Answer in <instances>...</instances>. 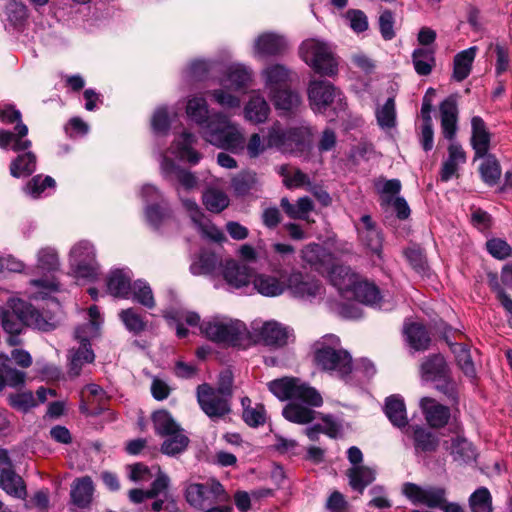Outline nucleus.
I'll list each match as a JSON object with an SVG mask.
<instances>
[{"label":"nucleus","mask_w":512,"mask_h":512,"mask_svg":"<svg viewBox=\"0 0 512 512\" xmlns=\"http://www.w3.org/2000/svg\"><path fill=\"white\" fill-rule=\"evenodd\" d=\"M196 143L197 136L185 130L175 135L169 148L157 147L156 156L160 165V174L175 189L177 195L197 189L199 180L193 172L176 164L170 155L179 161L196 165L202 158L194 147Z\"/></svg>","instance_id":"1"},{"label":"nucleus","mask_w":512,"mask_h":512,"mask_svg":"<svg viewBox=\"0 0 512 512\" xmlns=\"http://www.w3.org/2000/svg\"><path fill=\"white\" fill-rule=\"evenodd\" d=\"M268 388L278 399L291 400L282 414L286 420L296 424H307L314 420L315 411L308 406L319 407L323 403L320 393L298 378L276 379L268 383Z\"/></svg>","instance_id":"2"},{"label":"nucleus","mask_w":512,"mask_h":512,"mask_svg":"<svg viewBox=\"0 0 512 512\" xmlns=\"http://www.w3.org/2000/svg\"><path fill=\"white\" fill-rule=\"evenodd\" d=\"M331 284L347 300H357L365 305L383 309L378 288L360 276L348 266H332L329 270Z\"/></svg>","instance_id":"3"},{"label":"nucleus","mask_w":512,"mask_h":512,"mask_svg":"<svg viewBox=\"0 0 512 512\" xmlns=\"http://www.w3.org/2000/svg\"><path fill=\"white\" fill-rule=\"evenodd\" d=\"M314 359L319 368L331 376L353 384V361L348 351L341 347L340 339L335 335H325L314 345Z\"/></svg>","instance_id":"4"},{"label":"nucleus","mask_w":512,"mask_h":512,"mask_svg":"<svg viewBox=\"0 0 512 512\" xmlns=\"http://www.w3.org/2000/svg\"><path fill=\"white\" fill-rule=\"evenodd\" d=\"M209 144L235 154L245 148V136L238 123L233 122L224 111H213L210 123L200 132Z\"/></svg>","instance_id":"5"},{"label":"nucleus","mask_w":512,"mask_h":512,"mask_svg":"<svg viewBox=\"0 0 512 512\" xmlns=\"http://www.w3.org/2000/svg\"><path fill=\"white\" fill-rule=\"evenodd\" d=\"M87 316L88 322L77 326L74 332V337L79 342V347L69 350V373L72 376H78L82 366L92 363L95 359L90 341L100 335L103 317L96 305L88 308Z\"/></svg>","instance_id":"6"},{"label":"nucleus","mask_w":512,"mask_h":512,"mask_svg":"<svg viewBox=\"0 0 512 512\" xmlns=\"http://www.w3.org/2000/svg\"><path fill=\"white\" fill-rule=\"evenodd\" d=\"M71 275L76 280L93 282L101 274V265L97 259V249L89 240L74 243L68 254Z\"/></svg>","instance_id":"7"},{"label":"nucleus","mask_w":512,"mask_h":512,"mask_svg":"<svg viewBox=\"0 0 512 512\" xmlns=\"http://www.w3.org/2000/svg\"><path fill=\"white\" fill-rule=\"evenodd\" d=\"M299 55L317 74L333 77L338 73V60L332 46L324 40H304L299 47Z\"/></svg>","instance_id":"8"},{"label":"nucleus","mask_w":512,"mask_h":512,"mask_svg":"<svg viewBox=\"0 0 512 512\" xmlns=\"http://www.w3.org/2000/svg\"><path fill=\"white\" fill-rule=\"evenodd\" d=\"M37 265L44 276L30 280V297L33 299H44L50 293L58 290V282L53 273L59 270L60 262L57 251L52 247H44L37 252Z\"/></svg>","instance_id":"9"},{"label":"nucleus","mask_w":512,"mask_h":512,"mask_svg":"<svg viewBox=\"0 0 512 512\" xmlns=\"http://www.w3.org/2000/svg\"><path fill=\"white\" fill-rule=\"evenodd\" d=\"M201 333L209 340L236 346L246 334V325L237 319L216 315L200 323Z\"/></svg>","instance_id":"10"},{"label":"nucleus","mask_w":512,"mask_h":512,"mask_svg":"<svg viewBox=\"0 0 512 512\" xmlns=\"http://www.w3.org/2000/svg\"><path fill=\"white\" fill-rule=\"evenodd\" d=\"M270 143L283 153H303L311 148V129L307 125L284 129L275 121L270 126Z\"/></svg>","instance_id":"11"},{"label":"nucleus","mask_w":512,"mask_h":512,"mask_svg":"<svg viewBox=\"0 0 512 512\" xmlns=\"http://www.w3.org/2000/svg\"><path fill=\"white\" fill-rule=\"evenodd\" d=\"M232 394L231 379L222 381L218 388L209 384H201L197 387V401L203 412L211 419H218L230 412L229 400Z\"/></svg>","instance_id":"12"},{"label":"nucleus","mask_w":512,"mask_h":512,"mask_svg":"<svg viewBox=\"0 0 512 512\" xmlns=\"http://www.w3.org/2000/svg\"><path fill=\"white\" fill-rule=\"evenodd\" d=\"M21 116V112L12 104H3L0 106V121L5 124L16 122L14 131L0 130L1 149L20 151L31 147V141L26 138L28 127L22 122Z\"/></svg>","instance_id":"13"},{"label":"nucleus","mask_w":512,"mask_h":512,"mask_svg":"<svg viewBox=\"0 0 512 512\" xmlns=\"http://www.w3.org/2000/svg\"><path fill=\"white\" fill-rule=\"evenodd\" d=\"M139 195L144 203L146 222L154 230H161L172 217V209L164 193L157 186L148 183L141 186Z\"/></svg>","instance_id":"14"},{"label":"nucleus","mask_w":512,"mask_h":512,"mask_svg":"<svg viewBox=\"0 0 512 512\" xmlns=\"http://www.w3.org/2000/svg\"><path fill=\"white\" fill-rule=\"evenodd\" d=\"M184 496L187 503L199 511L213 504L230 502V495L216 479H210L205 483L188 484Z\"/></svg>","instance_id":"15"},{"label":"nucleus","mask_w":512,"mask_h":512,"mask_svg":"<svg viewBox=\"0 0 512 512\" xmlns=\"http://www.w3.org/2000/svg\"><path fill=\"white\" fill-rule=\"evenodd\" d=\"M403 494L413 504L438 508L444 512H464L458 504L447 502L446 490L441 487H421L413 483H406L403 486Z\"/></svg>","instance_id":"16"},{"label":"nucleus","mask_w":512,"mask_h":512,"mask_svg":"<svg viewBox=\"0 0 512 512\" xmlns=\"http://www.w3.org/2000/svg\"><path fill=\"white\" fill-rule=\"evenodd\" d=\"M27 303L19 298H10L5 306L0 307V321L3 330L9 334L7 342L10 346L21 344L19 335L26 326Z\"/></svg>","instance_id":"17"},{"label":"nucleus","mask_w":512,"mask_h":512,"mask_svg":"<svg viewBox=\"0 0 512 512\" xmlns=\"http://www.w3.org/2000/svg\"><path fill=\"white\" fill-rule=\"evenodd\" d=\"M287 291L293 298L305 303L320 301L325 294L320 280L298 270L288 272Z\"/></svg>","instance_id":"18"},{"label":"nucleus","mask_w":512,"mask_h":512,"mask_svg":"<svg viewBox=\"0 0 512 512\" xmlns=\"http://www.w3.org/2000/svg\"><path fill=\"white\" fill-rule=\"evenodd\" d=\"M178 198L183 209L187 212L195 228L203 238L218 243L225 240L222 230L205 217L195 199L185 197L183 194L178 195Z\"/></svg>","instance_id":"19"},{"label":"nucleus","mask_w":512,"mask_h":512,"mask_svg":"<svg viewBox=\"0 0 512 512\" xmlns=\"http://www.w3.org/2000/svg\"><path fill=\"white\" fill-rule=\"evenodd\" d=\"M287 38L277 32L267 31L253 40L252 55L256 59H266L283 55L288 49Z\"/></svg>","instance_id":"20"},{"label":"nucleus","mask_w":512,"mask_h":512,"mask_svg":"<svg viewBox=\"0 0 512 512\" xmlns=\"http://www.w3.org/2000/svg\"><path fill=\"white\" fill-rule=\"evenodd\" d=\"M308 101L311 109L316 113H323L338 97L340 104V91L327 80H311L307 89Z\"/></svg>","instance_id":"21"},{"label":"nucleus","mask_w":512,"mask_h":512,"mask_svg":"<svg viewBox=\"0 0 512 512\" xmlns=\"http://www.w3.org/2000/svg\"><path fill=\"white\" fill-rule=\"evenodd\" d=\"M288 272L274 270L271 273H257L252 278L254 289L264 297L274 298L287 291Z\"/></svg>","instance_id":"22"},{"label":"nucleus","mask_w":512,"mask_h":512,"mask_svg":"<svg viewBox=\"0 0 512 512\" xmlns=\"http://www.w3.org/2000/svg\"><path fill=\"white\" fill-rule=\"evenodd\" d=\"M360 244L367 252L381 256L383 235L369 215H363L359 222L355 224Z\"/></svg>","instance_id":"23"},{"label":"nucleus","mask_w":512,"mask_h":512,"mask_svg":"<svg viewBox=\"0 0 512 512\" xmlns=\"http://www.w3.org/2000/svg\"><path fill=\"white\" fill-rule=\"evenodd\" d=\"M271 114V107L260 90H252L243 107L244 119L254 125L267 122Z\"/></svg>","instance_id":"24"},{"label":"nucleus","mask_w":512,"mask_h":512,"mask_svg":"<svg viewBox=\"0 0 512 512\" xmlns=\"http://www.w3.org/2000/svg\"><path fill=\"white\" fill-rule=\"evenodd\" d=\"M220 275L225 280L229 289H241L249 285L251 280V269L234 259L224 260Z\"/></svg>","instance_id":"25"},{"label":"nucleus","mask_w":512,"mask_h":512,"mask_svg":"<svg viewBox=\"0 0 512 512\" xmlns=\"http://www.w3.org/2000/svg\"><path fill=\"white\" fill-rule=\"evenodd\" d=\"M224 59L221 56L213 58H195L187 63L182 71L185 80L202 81L215 70L223 66Z\"/></svg>","instance_id":"26"},{"label":"nucleus","mask_w":512,"mask_h":512,"mask_svg":"<svg viewBox=\"0 0 512 512\" xmlns=\"http://www.w3.org/2000/svg\"><path fill=\"white\" fill-rule=\"evenodd\" d=\"M423 378L427 381H443L445 386L437 385V388L449 396L453 395V386L447 382V365L441 355L428 358L421 367Z\"/></svg>","instance_id":"27"},{"label":"nucleus","mask_w":512,"mask_h":512,"mask_svg":"<svg viewBox=\"0 0 512 512\" xmlns=\"http://www.w3.org/2000/svg\"><path fill=\"white\" fill-rule=\"evenodd\" d=\"M206 98L200 94L187 97L185 112L187 118L198 126L201 132L211 121L212 112Z\"/></svg>","instance_id":"28"},{"label":"nucleus","mask_w":512,"mask_h":512,"mask_svg":"<svg viewBox=\"0 0 512 512\" xmlns=\"http://www.w3.org/2000/svg\"><path fill=\"white\" fill-rule=\"evenodd\" d=\"M260 76L269 94L278 89L287 87L291 81L292 71L284 64L272 63L261 71Z\"/></svg>","instance_id":"29"},{"label":"nucleus","mask_w":512,"mask_h":512,"mask_svg":"<svg viewBox=\"0 0 512 512\" xmlns=\"http://www.w3.org/2000/svg\"><path fill=\"white\" fill-rule=\"evenodd\" d=\"M259 336L266 345L282 347L293 337V330L277 321L265 322L259 330Z\"/></svg>","instance_id":"30"},{"label":"nucleus","mask_w":512,"mask_h":512,"mask_svg":"<svg viewBox=\"0 0 512 512\" xmlns=\"http://www.w3.org/2000/svg\"><path fill=\"white\" fill-rule=\"evenodd\" d=\"M419 406L429 426L441 428L448 423L450 409L447 406L430 397L421 398Z\"/></svg>","instance_id":"31"},{"label":"nucleus","mask_w":512,"mask_h":512,"mask_svg":"<svg viewBox=\"0 0 512 512\" xmlns=\"http://www.w3.org/2000/svg\"><path fill=\"white\" fill-rule=\"evenodd\" d=\"M302 259L318 272L328 271L334 262V255L325 247L311 243L302 250Z\"/></svg>","instance_id":"32"},{"label":"nucleus","mask_w":512,"mask_h":512,"mask_svg":"<svg viewBox=\"0 0 512 512\" xmlns=\"http://www.w3.org/2000/svg\"><path fill=\"white\" fill-rule=\"evenodd\" d=\"M268 96L281 116L295 113L302 102L300 94L288 86L269 93Z\"/></svg>","instance_id":"33"},{"label":"nucleus","mask_w":512,"mask_h":512,"mask_svg":"<svg viewBox=\"0 0 512 512\" xmlns=\"http://www.w3.org/2000/svg\"><path fill=\"white\" fill-rule=\"evenodd\" d=\"M253 79V70L251 67L243 63H232L225 68V73L220 80L224 81V84L229 83L234 91H242L246 89Z\"/></svg>","instance_id":"34"},{"label":"nucleus","mask_w":512,"mask_h":512,"mask_svg":"<svg viewBox=\"0 0 512 512\" xmlns=\"http://www.w3.org/2000/svg\"><path fill=\"white\" fill-rule=\"evenodd\" d=\"M132 273L129 269H113L107 275L108 292L119 298L128 299L132 289Z\"/></svg>","instance_id":"35"},{"label":"nucleus","mask_w":512,"mask_h":512,"mask_svg":"<svg viewBox=\"0 0 512 512\" xmlns=\"http://www.w3.org/2000/svg\"><path fill=\"white\" fill-rule=\"evenodd\" d=\"M224 260L217 254L208 250H202L190 265L193 275H215L220 274Z\"/></svg>","instance_id":"36"},{"label":"nucleus","mask_w":512,"mask_h":512,"mask_svg":"<svg viewBox=\"0 0 512 512\" xmlns=\"http://www.w3.org/2000/svg\"><path fill=\"white\" fill-rule=\"evenodd\" d=\"M406 433L412 437L417 454L434 452L439 445L437 435L423 426L411 425Z\"/></svg>","instance_id":"37"},{"label":"nucleus","mask_w":512,"mask_h":512,"mask_svg":"<svg viewBox=\"0 0 512 512\" xmlns=\"http://www.w3.org/2000/svg\"><path fill=\"white\" fill-rule=\"evenodd\" d=\"M466 162V154L457 142H451L448 147V157L443 161L440 178L443 182H448L458 175L461 165Z\"/></svg>","instance_id":"38"},{"label":"nucleus","mask_w":512,"mask_h":512,"mask_svg":"<svg viewBox=\"0 0 512 512\" xmlns=\"http://www.w3.org/2000/svg\"><path fill=\"white\" fill-rule=\"evenodd\" d=\"M220 87L208 91L211 101L221 107L224 111L239 110L241 107V98L231 87L219 80Z\"/></svg>","instance_id":"39"},{"label":"nucleus","mask_w":512,"mask_h":512,"mask_svg":"<svg viewBox=\"0 0 512 512\" xmlns=\"http://www.w3.org/2000/svg\"><path fill=\"white\" fill-rule=\"evenodd\" d=\"M441 129L443 136L452 140L457 131L458 108L454 97H448L440 105Z\"/></svg>","instance_id":"40"},{"label":"nucleus","mask_w":512,"mask_h":512,"mask_svg":"<svg viewBox=\"0 0 512 512\" xmlns=\"http://www.w3.org/2000/svg\"><path fill=\"white\" fill-rule=\"evenodd\" d=\"M472 137L471 144L475 151V157L485 156L488 154L490 146V133L486 124L479 116L471 119Z\"/></svg>","instance_id":"41"},{"label":"nucleus","mask_w":512,"mask_h":512,"mask_svg":"<svg viewBox=\"0 0 512 512\" xmlns=\"http://www.w3.org/2000/svg\"><path fill=\"white\" fill-rule=\"evenodd\" d=\"M384 412L389 421L400 429L407 428L408 419L404 399L400 395H391L386 398Z\"/></svg>","instance_id":"42"},{"label":"nucleus","mask_w":512,"mask_h":512,"mask_svg":"<svg viewBox=\"0 0 512 512\" xmlns=\"http://www.w3.org/2000/svg\"><path fill=\"white\" fill-rule=\"evenodd\" d=\"M0 488L8 495L17 499H25L27 496L25 482L22 477L15 472L13 466L0 474Z\"/></svg>","instance_id":"43"},{"label":"nucleus","mask_w":512,"mask_h":512,"mask_svg":"<svg viewBox=\"0 0 512 512\" xmlns=\"http://www.w3.org/2000/svg\"><path fill=\"white\" fill-rule=\"evenodd\" d=\"M163 316L172 327L176 328V333L179 338H184L188 335V330L183 326V323L189 326H197L200 324V316L191 311H166Z\"/></svg>","instance_id":"44"},{"label":"nucleus","mask_w":512,"mask_h":512,"mask_svg":"<svg viewBox=\"0 0 512 512\" xmlns=\"http://www.w3.org/2000/svg\"><path fill=\"white\" fill-rule=\"evenodd\" d=\"M27 150L16 151L18 155L10 164V174L15 178L28 177L36 170V156Z\"/></svg>","instance_id":"45"},{"label":"nucleus","mask_w":512,"mask_h":512,"mask_svg":"<svg viewBox=\"0 0 512 512\" xmlns=\"http://www.w3.org/2000/svg\"><path fill=\"white\" fill-rule=\"evenodd\" d=\"M449 450L453 460L460 464L472 463L477 457L473 444L461 436L452 439Z\"/></svg>","instance_id":"46"},{"label":"nucleus","mask_w":512,"mask_h":512,"mask_svg":"<svg viewBox=\"0 0 512 512\" xmlns=\"http://www.w3.org/2000/svg\"><path fill=\"white\" fill-rule=\"evenodd\" d=\"M93 491L90 477L76 479L71 486V499L76 506L85 508L91 503Z\"/></svg>","instance_id":"47"},{"label":"nucleus","mask_w":512,"mask_h":512,"mask_svg":"<svg viewBox=\"0 0 512 512\" xmlns=\"http://www.w3.org/2000/svg\"><path fill=\"white\" fill-rule=\"evenodd\" d=\"M476 51L477 48L473 46L455 55L453 78L456 81L461 82L469 76L472 69V64L476 56Z\"/></svg>","instance_id":"48"},{"label":"nucleus","mask_w":512,"mask_h":512,"mask_svg":"<svg viewBox=\"0 0 512 512\" xmlns=\"http://www.w3.org/2000/svg\"><path fill=\"white\" fill-rule=\"evenodd\" d=\"M119 319L125 329L133 335H140L146 331L148 320L136 308H127L119 312Z\"/></svg>","instance_id":"49"},{"label":"nucleus","mask_w":512,"mask_h":512,"mask_svg":"<svg viewBox=\"0 0 512 512\" xmlns=\"http://www.w3.org/2000/svg\"><path fill=\"white\" fill-rule=\"evenodd\" d=\"M350 486L362 493L363 490L375 480L376 472L368 466H354L347 472Z\"/></svg>","instance_id":"50"},{"label":"nucleus","mask_w":512,"mask_h":512,"mask_svg":"<svg viewBox=\"0 0 512 512\" xmlns=\"http://www.w3.org/2000/svg\"><path fill=\"white\" fill-rule=\"evenodd\" d=\"M25 322L26 326H31L41 331L53 330L58 324V320L55 316L36 310L28 304Z\"/></svg>","instance_id":"51"},{"label":"nucleus","mask_w":512,"mask_h":512,"mask_svg":"<svg viewBox=\"0 0 512 512\" xmlns=\"http://www.w3.org/2000/svg\"><path fill=\"white\" fill-rule=\"evenodd\" d=\"M404 334L409 345L415 350H424L428 347L430 338L425 327L419 323H406Z\"/></svg>","instance_id":"52"},{"label":"nucleus","mask_w":512,"mask_h":512,"mask_svg":"<svg viewBox=\"0 0 512 512\" xmlns=\"http://www.w3.org/2000/svg\"><path fill=\"white\" fill-rule=\"evenodd\" d=\"M280 204L287 216L292 219L308 220L309 213L314 208L312 200L307 196L299 198L295 205L284 197Z\"/></svg>","instance_id":"53"},{"label":"nucleus","mask_w":512,"mask_h":512,"mask_svg":"<svg viewBox=\"0 0 512 512\" xmlns=\"http://www.w3.org/2000/svg\"><path fill=\"white\" fill-rule=\"evenodd\" d=\"M476 158L481 159L479 172L482 180L489 186L495 185L501 176V168L496 157L492 154H486Z\"/></svg>","instance_id":"54"},{"label":"nucleus","mask_w":512,"mask_h":512,"mask_svg":"<svg viewBox=\"0 0 512 512\" xmlns=\"http://www.w3.org/2000/svg\"><path fill=\"white\" fill-rule=\"evenodd\" d=\"M414 69L421 76L429 75L435 64L434 50L430 47H421L412 54Z\"/></svg>","instance_id":"55"},{"label":"nucleus","mask_w":512,"mask_h":512,"mask_svg":"<svg viewBox=\"0 0 512 512\" xmlns=\"http://www.w3.org/2000/svg\"><path fill=\"white\" fill-rule=\"evenodd\" d=\"M55 188V180L50 176L36 175L23 187L24 193L33 198L38 199L45 195L47 190Z\"/></svg>","instance_id":"56"},{"label":"nucleus","mask_w":512,"mask_h":512,"mask_svg":"<svg viewBox=\"0 0 512 512\" xmlns=\"http://www.w3.org/2000/svg\"><path fill=\"white\" fill-rule=\"evenodd\" d=\"M272 148L276 149V145L270 143V127H268L265 136L260 133H252L247 143L245 142L244 150L250 158L254 159Z\"/></svg>","instance_id":"57"},{"label":"nucleus","mask_w":512,"mask_h":512,"mask_svg":"<svg viewBox=\"0 0 512 512\" xmlns=\"http://www.w3.org/2000/svg\"><path fill=\"white\" fill-rule=\"evenodd\" d=\"M375 189L380 195L381 206H389L392 200L398 196L401 191V182L398 179L387 180L379 178L374 183Z\"/></svg>","instance_id":"58"},{"label":"nucleus","mask_w":512,"mask_h":512,"mask_svg":"<svg viewBox=\"0 0 512 512\" xmlns=\"http://www.w3.org/2000/svg\"><path fill=\"white\" fill-rule=\"evenodd\" d=\"M377 124L384 131H389L396 126L395 100L389 97L386 102L377 107L375 111Z\"/></svg>","instance_id":"59"},{"label":"nucleus","mask_w":512,"mask_h":512,"mask_svg":"<svg viewBox=\"0 0 512 512\" xmlns=\"http://www.w3.org/2000/svg\"><path fill=\"white\" fill-rule=\"evenodd\" d=\"M344 23L357 35L369 29V20L366 13L360 9L351 8L342 14Z\"/></svg>","instance_id":"60"},{"label":"nucleus","mask_w":512,"mask_h":512,"mask_svg":"<svg viewBox=\"0 0 512 512\" xmlns=\"http://www.w3.org/2000/svg\"><path fill=\"white\" fill-rule=\"evenodd\" d=\"M166 439L162 443L161 451L168 456H176L184 452L188 446L189 438L185 435L184 430L175 432L172 435H166Z\"/></svg>","instance_id":"61"},{"label":"nucleus","mask_w":512,"mask_h":512,"mask_svg":"<svg viewBox=\"0 0 512 512\" xmlns=\"http://www.w3.org/2000/svg\"><path fill=\"white\" fill-rule=\"evenodd\" d=\"M152 420L156 432L161 436L172 435L182 430L170 413L165 410L156 411Z\"/></svg>","instance_id":"62"},{"label":"nucleus","mask_w":512,"mask_h":512,"mask_svg":"<svg viewBox=\"0 0 512 512\" xmlns=\"http://www.w3.org/2000/svg\"><path fill=\"white\" fill-rule=\"evenodd\" d=\"M451 350L456 357V361L464 374L470 378L475 377L476 370L470 355V350L466 345L460 343H451Z\"/></svg>","instance_id":"63"},{"label":"nucleus","mask_w":512,"mask_h":512,"mask_svg":"<svg viewBox=\"0 0 512 512\" xmlns=\"http://www.w3.org/2000/svg\"><path fill=\"white\" fill-rule=\"evenodd\" d=\"M130 296H132L135 302L148 309L155 307L152 289L149 284L143 280H137L132 284Z\"/></svg>","instance_id":"64"}]
</instances>
